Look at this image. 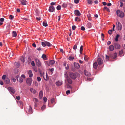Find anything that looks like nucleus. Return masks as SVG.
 <instances>
[{"instance_id":"nucleus-1","label":"nucleus","mask_w":125,"mask_h":125,"mask_svg":"<svg viewBox=\"0 0 125 125\" xmlns=\"http://www.w3.org/2000/svg\"><path fill=\"white\" fill-rule=\"evenodd\" d=\"M2 79L4 80V83L7 84H9L10 82V79L8 77H7L6 75H3L2 77Z\"/></svg>"},{"instance_id":"nucleus-2","label":"nucleus","mask_w":125,"mask_h":125,"mask_svg":"<svg viewBox=\"0 0 125 125\" xmlns=\"http://www.w3.org/2000/svg\"><path fill=\"white\" fill-rule=\"evenodd\" d=\"M116 14L119 17L123 18L124 16V13L121 11L117 10L116 11Z\"/></svg>"},{"instance_id":"nucleus-3","label":"nucleus","mask_w":125,"mask_h":125,"mask_svg":"<svg viewBox=\"0 0 125 125\" xmlns=\"http://www.w3.org/2000/svg\"><path fill=\"white\" fill-rule=\"evenodd\" d=\"M70 77L73 79H75L76 77V74L73 73H70L69 74Z\"/></svg>"},{"instance_id":"nucleus-4","label":"nucleus","mask_w":125,"mask_h":125,"mask_svg":"<svg viewBox=\"0 0 125 125\" xmlns=\"http://www.w3.org/2000/svg\"><path fill=\"white\" fill-rule=\"evenodd\" d=\"M116 27L117 28L118 30H121L122 28V26L121 24L119 22H118L117 24L116 25Z\"/></svg>"},{"instance_id":"nucleus-5","label":"nucleus","mask_w":125,"mask_h":125,"mask_svg":"<svg viewBox=\"0 0 125 125\" xmlns=\"http://www.w3.org/2000/svg\"><path fill=\"white\" fill-rule=\"evenodd\" d=\"M32 79L31 78H28L26 81V83L29 86L31 85L32 82Z\"/></svg>"},{"instance_id":"nucleus-6","label":"nucleus","mask_w":125,"mask_h":125,"mask_svg":"<svg viewBox=\"0 0 125 125\" xmlns=\"http://www.w3.org/2000/svg\"><path fill=\"white\" fill-rule=\"evenodd\" d=\"M117 54L115 52L114 54H111L110 55V57L113 59H115L117 57Z\"/></svg>"},{"instance_id":"nucleus-7","label":"nucleus","mask_w":125,"mask_h":125,"mask_svg":"<svg viewBox=\"0 0 125 125\" xmlns=\"http://www.w3.org/2000/svg\"><path fill=\"white\" fill-rule=\"evenodd\" d=\"M97 61L98 64L99 65L103 63V60L100 58H99L97 59Z\"/></svg>"},{"instance_id":"nucleus-8","label":"nucleus","mask_w":125,"mask_h":125,"mask_svg":"<svg viewBox=\"0 0 125 125\" xmlns=\"http://www.w3.org/2000/svg\"><path fill=\"white\" fill-rule=\"evenodd\" d=\"M114 46L115 49H120V46L119 44L114 43Z\"/></svg>"},{"instance_id":"nucleus-9","label":"nucleus","mask_w":125,"mask_h":125,"mask_svg":"<svg viewBox=\"0 0 125 125\" xmlns=\"http://www.w3.org/2000/svg\"><path fill=\"white\" fill-rule=\"evenodd\" d=\"M35 61L36 62L37 65L38 66H40L41 65V63L38 59H35Z\"/></svg>"},{"instance_id":"nucleus-10","label":"nucleus","mask_w":125,"mask_h":125,"mask_svg":"<svg viewBox=\"0 0 125 125\" xmlns=\"http://www.w3.org/2000/svg\"><path fill=\"white\" fill-rule=\"evenodd\" d=\"M74 14L76 16H79L81 14L79 10H76L74 11Z\"/></svg>"},{"instance_id":"nucleus-11","label":"nucleus","mask_w":125,"mask_h":125,"mask_svg":"<svg viewBox=\"0 0 125 125\" xmlns=\"http://www.w3.org/2000/svg\"><path fill=\"white\" fill-rule=\"evenodd\" d=\"M54 7L53 6H50L49 7V10L50 12H52L54 11Z\"/></svg>"},{"instance_id":"nucleus-12","label":"nucleus","mask_w":125,"mask_h":125,"mask_svg":"<svg viewBox=\"0 0 125 125\" xmlns=\"http://www.w3.org/2000/svg\"><path fill=\"white\" fill-rule=\"evenodd\" d=\"M84 74L87 76L89 77L90 76L91 74L90 73L87 71L86 70H84Z\"/></svg>"},{"instance_id":"nucleus-13","label":"nucleus","mask_w":125,"mask_h":125,"mask_svg":"<svg viewBox=\"0 0 125 125\" xmlns=\"http://www.w3.org/2000/svg\"><path fill=\"white\" fill-rule=\"evenodd\" d=\"M8 90L12 93L14 94L15 92V90L13 88L9 87L8 88Z\"/></svg>"},{"instance_id":"nucleus-14","label":"nucleus","mask_w":125,"mask_h":125,"mask_svg":"<svg viewBox=\"0 0 125 125\" xmlns=\"http://www.w3.org/2000/svg\"><path fill=\"white\" fill-rule=\"evenodd\" d=\"M74 66L77 69H79L80 67V65L79 64L77 63L74 62Z\"/></svg>"},{"instance_id":"nucleus-15","label":"nucleus","mask_w":125,"mask_h":125,"mask_svg":"<svg viewBox=\"0 0 125 125\" xmlns=\"http://www.w3.org/2000/svg\"><path fill=\"white\" fill-rule=\"evenodd\" d=\"M62 81H58L55 84L57 86H59L61 85L62 84Z\"/></svg>"},{"instance_id":"nucleus-16","label":"nucleus","mask_w":125,"mask_h":125,"mask_svg":"<svg viewBox=\"0 0 125 125\" xmlns=\"http://www.w3.org/2000/svg\"><path fill=\"white\" fill-rule=\"evenodd\" d=\"M44 74V73H43L42 74V76H43V77L44 79L45 80H46V81L48 80L49 79V77H48V75L47 74V73H46V77H44V76L43 75Z\"/></svg>"},{"instance_id":"nucleus-17","label":"nucleus","mask_w":125,"mask_h":125,"mask_svg":"<svg viewBox=\"0 0 125 125\" xmlns=\"http://www.w3.org/2000/svg\"><path fill=\"white\" fill-rule=\"evenodd\" d=\"M28 112L29 114H31L32 113V109L31 106H29Z\"/></svg>"},{"instance_id":"nucleus-18","label":"nucleus","mask_w":125,"mask_h":125,"mask_svg":"<svg viewBox=\"0 0 125 125\" xmlns=\"http://www.w3.org/2000/svg\"><path fill=\"white\" fill-rule=\"evenodd\" d=\"M109 49L111 51H113L114 50V47L113 45H110L109 47Z\"/></svg>"},{"instance_id":"nucleus-19","label":"nucleus","mask_w":125,"mask_h":125,"mask_svg":"<svg viewBox=\"0 0 125 125\" xmlns=\"http://www.w3.org/2000/svg\"><path fill=\"white\" fill-rule=\"evenodd\" d=\"M67 81L68 83L70 84H71L73 82L72 80L69 77L66 78Z\"/></svg>"},{"instance_id":"nucleus-20","label":"nucleus","mask_w":125,"mask_h":125,"mask_svg":"<svg viewBox=\"0 0 125 125\" xmlns=\"http://www.w3.org/2000/svg\"><path fill=\"white\" fill-rule=\"evenodd\" d=\"M43 95V92L42 91H41L40 92L39 96L40 99H41Z\"/></svg>"},{"instance_id":"nucleus-21","label":"nucleus","mask_w":125,"mask_h":125,"mask_svg":"<svg viewBox=\"0 0 125 125\" xmlns=\"http://www.w3.org/2000/svg\"><path fill=\"white\" fill-rule=\"evenodd\" d=\"M98 65L97 62H95L93 64V66L94 68L95 69L97 68Z\"/></svg>"},{"instance_id":"nucleus-22","label":"nucleus","mask_w":125,"mask_h":125,"mask_svg":"<svg viewBox=\"0 0 125 125\" xmlns=\"http://www.w3.org/2000/svg\"><path fill=\"white\" fill-rule=\"evenodd\" d=\"M21 3L23 5H25L26 4V3L27 1L26 0H22L21 1Z\"/></svg>"},{"instance_id":"nucleus-23","label":"nucleus","mask_w":125,"mask_h":125,"mask_svg":"<svg viewBox=\"0 0 125 125\" xmlns=\"http://www.w3.org/2000/svg\"><path fill=\"white\" fill-rule=\"evenodd\" d=\"M15 66L17 68H19L20 66V63L18 62H15L14 63Z\"/></svg>"},{"instance_id":"nucleus-24","label":"nucleus","mask_w":125,"mask_h":125,"mask_svg":"<svg viewBox=\"0 0 125 125\" xmlns=\"http://www.w3.org/2000/svg\"><path fill=\"white\" fill-rule=\"evenodd\" d=\"M29 77H31L33 76V74L32 73V72L31 70H29Z\"/></svg>"},{"instance_id":"nucleus-25","label":"nucleus","mask_w":125,"mask_h":125,"mask_svg":"<svg viewBox=\"0 0 125 125\" xmlns=\"http://www.w3.org/2000/svg\"><path fill=\"white\" fill-rule=\"evenodd\" d=\"M12 35L13 37H15L17 35L16 31H13L12 33Z\"/></svg>"},{"instance_id":"nucleus-26","label":"nucleus","mask_w":125,"mask_h":125,"mask_svg":"<svg viewBox=\"0 0 125 125\" xmlns=\"http://www.w3.org/2000/svg\"><path fill=\"white\" fill-rule=\"evenodd\" d=\"M42 58L44 60H47V59L46 57V56L44 54H43L42 55Z\"/></svg>"},{"instance_id":"nucleus-27","label":"nucleus","mask_w":125,"mask_h":125,"mask_svg":"<svg viewBox=\"0 0 125 125\" xmlns=\"http://www.w3.org/2000/svg\"><path fill=\"white\" fill-rule=\"evenodd\" d=\"M86 26L88 28H90L92 27L91 24L90 23L88 22L87 23Z\"/></svg>"},{"instance_id":"nucleus-28","label":"nucleus","mask_w":125,"mask_h":125,"mask_svg":"<svg viewBox=\"0 0 125 125\" xmlns=\"http://www.w3.org/2000/svg\"><path fill=\"white\" fill-rule=\"evenodd\" d=\"M30 90L32 93L34 94H35L36 93V90L33 88H31L30 89Z\"/></svg>"},{"instance_id":"nucleus-29","label":"nucleus","mask_w":125,"mask_h":125,"mask_svg":"<svg viewBox=\"0 0 125 125\" xmlns=\"http://www.w3.org/2000/svg\"><path fill=\"white\" fill-rule=\"evenodd\" d=\"M83 46L82 45L81 46L80 48V53L81 54H82V51L83 50Z\"/></svg>"},{"instance_id":"nucleus-30","label":"nucleus","mask_w":125,"mask_h":125,"mask_svg":"<svg viewBox=\"0 0 125 125\" xmlns=\"http://www.w3.org/2000/svg\"><path fill=\"white\" fill-rule=\"evenodd\" d=\"M45 42L46 46H47L49 47H50L51 46V44L49 42L45 41Z\"/></svg>"},{"instance_id":"nucleus-31","label":"nucleus","mask_w":125,"mask_h":125,"mask_svg":"<svg viewBox=\"0 0 125 125\" xmlns=\"http://www.w3.org/2000/svg\"><path fill=\"white\" fill-rule=\"evenodd\" d=\"M120 36L118 34H117L116 36V37L115 38V40L117 42L118 41V38Z\"/></svg>"},{"instance_id":"nucleus-32","label":"nucleus","mask_w":125,"mask_h":125,"mask_svg":"<svg viewBox=\"0 0 125 125\" xmlns=\"http://www.w3.org/2000/svg\"><path fill=\"white\" fill-rule=\"evenodd\" d=\"M62 6L64 8H66L67 6V5L66 4L63 3L62 4Z\"/></svg>"},{"instance_id":"nucleus-33","label":"nucleus","mask_w":125,"mask_h":125,"mask_svg":"<svg viewBox=\"0 0 125 125\" xmlns=\"http://www.w3.org/2000/svg\"><path fill=\"white\" fill-rule=\"evenodd\" d=\"M87 17L88 18V20L89 21L91 20V15L90 14H88L87 15Z\"/></svg>"},{"instance_id":"nucleus-34","label":"nucleus","mask_w":125,"mask_h":125,"mask_svg":"<svg viewBox=\"0 0 125 125\" xmlns=\"http://www.w3.org/2000/svg\"><path fill=\"white\" fill-rule=\"evenodd\" d=\"M50 63H51V65H52L54 64L55 62L53 60H51L50 61Z\"/></svg>"},{"instance_id":"nucleus-35","label":"nucleus","mask_w":125,"mask_h":125,"mask_svg":"<svg viewBox=\"0 0 125 125\" xmlns=\"http://www.w3.org/2000/svg\"><path fill=\"white\" fill-rule=\"evenodd\" d=\"M64 77L66 78H67L68 77H69L68 76L67 73V72H64Z\"/></svg>"},{"instance_id":"nucleus-36","label":"nucleus","mask_w":125,"mask_h":125,"mask_svg":"<svg viewBox=\"0 0 125 125\" xmlns=\"http://www.w3.org/2000/svg\"><path fill=\"white\" fill-rule=\"evenodd\" d=\"M112 31L113 30H110L108 31V33L109 34L111 35L112 33Z\"/></svg>"},{"instance_id":"nucleus-37","label":"nucleus","mask_w":125,"mask_h":125,"mask_svg":"<svg viewBox=\"0 0 125 125\" xmlns=\"http://www.w3.org/2000/svg\"><path fill=\"white\" fill-rule=\"evenodd\" d=\"M123 52V49L121 50L120 51H119V54L121 55H122Z\"/></svg>"},{"instance_id":"nucleus-38","label":"nucleus","mask_w":125,"mask_h":125,"mask_svg":"<svg viewBox=\"0 0 125 125\" xmlns=\"http://www.w3.org/2000/svg\"><path fill=\"white\" fill-rule=\"evenodd\" d=\"M104 10H106L108 12H110V11L109 10V9L107 7H104Z\"/></svg>"},{"instance_id":"nucleus-39","label":"nucleus","mask_w":125,"mask_h":125,"mask_svg":"<svg viewBox=\"0 0 125 125\" xmlns=\"http://www.w3.org/2000/svg\"><path fill=\"white\" fill-rule=\"evenodd\" d=\"M46 107V106L45 105H43L42 107L41 108L42 110V111L44 110L45 108Z\"/></svg>"},{"instance_id":"nucleus-40","label":"nucleus","mask_w":125,"mask_h":125,"mask_svg":"<svg viewBox=\"0 0 125 125\" xmlns=\"http://www.w3.org/2000/svg\"><path fill=\"white\" fill-rule=\"evenodd\" d=\"M87 1L88 3L90 4H92L93 3V1L92 0H87Z\"/></svg>"},{"instance_id":"nucleus-41","label":"nucleus","mask_w":125,"mask_h":125,"mask_svg":"<svg viewBox=\"0 0 125 125\" xmlns=\"http://www.w3.org/2000/svg\"><path fill=\"white\" fill-rule=\"evenodd\" d=\"M75 21H81V19L78 17H76L75 18Z\"/></svg>"},{"instance_id":"nucleus-42","label":"nucleus","mask_w":125,"mask_h":125,"mask_svg":"<svg viewBox=\"0 0 125 125\" xmlns=\"http://www.w3.org/2000/svg\"><path fill=\"white\" fill-rule=\"evenodd\" d=\"M20 60L21 61L23 62H25L24 58L22 56H21V57Z\"/></svg>"},{"instance_id":"nucleus-43","label":"nucleus","mask_w":125,"mask_h":125,"mask_svg":"<svg viewBox=\"0 0 125 125\" xmlns=\"http://www.w3.org/2000/svg\"><path fill=\"white\" fill-rule=\"evenodd\" d=\"M45 43V42H42V45L43 47H45L46 46V44Z\"/></svg>"},{"instance_id":"nucleus-44","label":"nucleus","mask_w":125,"mask_h":125,"mask_svg":"<svg viewBox=\"0 0 125 125\" xmlns=\"http://www.w3.org/2000/svg\"><path fill=\"white\" fill-rule=\"evenodd\" d=\"M43 25L44 26L46 27L48 26V24L47 23L45 22H43Z\"/></svg>"},{"instance_id":"nucleus-45","label":"nucleus","mask_w":125,"mask_h":125,"mask_svg":"<svg viewBox=\"0 0 125 125\" xmlns=\"http://www.w3.org/2000/svg\"><path fill=\"white\" fill-rule=\"evenodd\" d=\"M74 59L73 57H72L71 56H70L69 57V60L70 61H72Z\"/></svg>"},{"instance_id":"nucleus-46","label":"nucleus","mask_w":125,"mask_h":125,"mask_svg":"<svg viewBox=\"0 0 125 125\" xmlns=\"http://www.w3.org/2000/svg\"><path fill=\"white\" fill-rule=\"evenodd\" d=\"M55 101V99L54 98H52L51 100V103L53 104L54 103Z\"/></svg>"},{"instance_id":"nucleus-47","label":"nucleus","mask_w":125,"mask_h":125,"mask_svg":"<svg viewBox=\"0 0 125 125\" xmlns=\"http://www.w3.org/2000/svg\"><path fill=\"white\" fill-rule=\"evenodd\" d=\"M56 9L57 10H61V6L60 5L56 7Z\"/></svg>"},{"instance_id":"nucleus-48","label":"nucleus","mask_w":125,"mask_h":125,"mask_svg":"<svg viewBox=\"0 0 125 125\" xmlns=\"http://www.w3.org/2000/svg\"><path fill=\"white\" fill-rule=\"evenodd\" d=\"M46 64L48 66H50L51 65V63H50V62L49 61H46Z\"/></svg>"},{"instance_id":"nucleus-49","label":"nucleus","mask_w":125,"mask_h":125,"mask_svg":"<svg viewBox=\"0 0 125 125\" xmlns=\"http://www.w3.org/2000/svg\"><path fill=\"white\" fill-rule=\"evenodd\" d=\"M33 101L34 103L36 102V103L38 102V99L36 98H34Z\"/></svg>"},{"instance_id":"nucleus-50","label":"nucleus","mask_w":125,"mask_h":125,"mask_svg":"<svg viewBox=\"0 0 125 125\" xmlns=\"http://www.w3.org/2000/svg\"><path fill=\"white\" fill-rule=\"evenodd\" d=\"M31 64L33 66H35V65L34 63V62L33 61H32L31 62Z\"/></svg>"},{"instance_id":"nucleus-51","label":"nucleus","mask_w":125,"mask_h":125,"mask_svg":"<svg viewBox=\"0 0 125 125\" xmlns=\"http://www.w3.org/2000/svg\"><path fill=\"white\" fill-rule=\"evenodd\" d=\"M84 60L86 61H87L88 60V58H87V56L86 55H84Z\"/></svg>"},{"instance_id":"nucleus-52","label":"nucleus","mask_w":125,"mask_h":125,"mask_svg":"<svg viewBox=\"0 0 125 125\" xmlns=\"http://www.w3.org/2000/svg\"><path fill=\"white\" fill-rule=\"evenodd\" d=\"M37 81L38 82H40L41 81V78L40 77H39V76L37 77Z\"/></svg>"},{"instance_id":"nucleus-53","label":"nucleus","mask_w":125,"mask_h":125,"mask_svg":"<svg viewBox=\"0 0 125 125\" xmlns=\"http://www.w3.org/2000/svg\"><path fill=\"white\" fill-rule=\"evenodd\" d=\"M9 17L10 18V20H12L13 19V18H14V16L11 15H10Z\"/></svg>"},{"instance_id":"nucleus-54","label":"nucleus","mask_w":125,"mask_h":125,"mask_svg":"<svg viewBox=\"0 0 125 125\" xmlns=\"http://www.w3.org/2000/svg\"><path fill=\"white\" fill-rule=\"evenodd\" d=\"M23 81V79L21 77H20L19 81L21 83H22Z\"/></svg>"},{"instance_id":"nucleus-55","label":"nucleus","mask_w":125,"mask_h":125,"mask_svg":"<svg viewBox=\"0 0 125 125\" xmlns=\"http://www.w3.org/2000/svg\"><path fill=\"white\" fill-rule=\"evenodd\" d=\"M79 0H74V3L76 4L78 3L79 2Z\"/></svg>"},{"instance_id":"nucleus-56","label":"nucleus","mask_w":125,"mask_h":125,"mask_svg":"<svg viewBox=\"0 0 125 125\" xmlns=\"http://www.w3.org/2000/svg\"><path fill=\"white\" fill-rule=\"evenodd\" d=\"M72 28L73 30H74L75 29L76 27L75 25H73L72 26Z\"/></svg>"},{"instance_id":"nucleus-57","label":"nucleus","mask_w":125,"mask_h":125,"mask_svg":"<svg viewBox=\"0 0 125 125\" xmlns=\"http://www.w3.org/2000/svg\"><path fill=\"white\" fill-rule=\"evenodd\" d=\"M47 98L46 97H43V100L45 102H46L47 101Z\"/></svg>"},{"instance_id":"nucleus-58","label":"nucleus","mask_w":125,"mask_h":125,"mask_svg":"<svg viewBox=\"0 0 125 125\" xmlns=\"http://www.w3.org/2000/svg\"><path fill=\"white\" fill-rule=\"evenodd\" d=\"M81 30L82 31H84L85 30V28L83 26H82L81 27Z\"/></svg>"},{"instance_id":"nucleus-59","label":"nucleus","mask_w":125,"mask_h":125,"mask_svg":"<svg viewBox=\"0 0 125 125\" xmlns=\"http://www.w3.org/2000/svg\"><path fill=\"white\" fill-rule=\"evenodd\" d=\"M105 56H106V59L107 60H109V58L110 57V56L109 57V56H108L106 55Z\"/></svg>"},{"instance_id":"nucleus-60","label":"nucleus","mask_w":125,"mask_h":125,"mask_svg":"<svg viewBox=\"0 0 125 125\" xmlns=\"http://www.w3.org/2000/svg\"><path fill=\"white\" fill-rule=\"evenodd\" d=\"M70 91L69 90H67L66 92V93L67 94H70Z\"/></svg>"},{"instance_id":"nucleus-61","label":"nucleus","mask_w":125,"mask_h":125,"mask_svg":"<svg viewBox=\"0 0 125 125\" xmlns=\"http://www.w3.org/2000/svg\"><path fill=\"white\" fill-rule=\"evenodd\" d=\"M16 98L17 100H19L21 98L20 96H16Z\"/></svg>"},{"instance_id":"nucleus-62","label":"nucleus","mask_w":125,"mask_h":125,"mask_svg":"<svg viewBox=\"0 0 125 125\" xmlns=\"http://www.w3.org/2000/svg\"><path fill=\"white\" fill-rule=\"evenodd\" d=\"M4 19L3 18H1L0 19V21L1 22H3L4 21Z\"/></svg>"},{"instance_id":"nucleus-63","label":"nucleus","mask_w":125,"mask_h":125,"mask_svg":"<svg viewBox=\"0 0 125 125\" xmlns=\"http://www.w3.org/2000/svg\"><path fill=\"white\" fill-rule=\"evenodd\" d=\"M77 46L76 45H74L73 47V49L75 50L77 48Z\"/></svg>"},{"instance_id":"nucleus-64","label":"nucleus","mask_w":125,"mask_h":125,"mask_svg":"<svg viewBox=\"0 0 125 125\" xmlns=\"http://www.w3.org/2000/svg\"><path fill=\"white\" fill-rule=\"evenodd\" d=\"M111 43V42L110 41H108L107 43V44L108 45H109Z\"/></svg>"}]
</instances>
